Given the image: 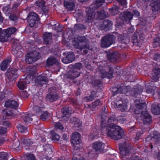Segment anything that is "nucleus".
<instances>
[{"label":"nucleus","mask_w":160,"mask_h":160,"mask_svg":"<svg viewBox=\"0 0 160 160\" xmlns=\"http://www.w3.org/2000/svg\"><path fill=\"white\" fill-rule=\"evenodd\" d=\"M115 37L113 35H108L103 37L102 39L101 44L102 48H106L115 42Z\"/></svg>","instance_id":"7"},{"label":"nucleus","mask_w":160,"mask_h":160,"mask_svg":"<svg viewBox=\"0 0 160 160\" xmlns=\"http://www.w3.org/2000/svg\"><path fill=\"white\" fill-rule=\"evenodd\" d=\"M36 21L32 19H28V22L30 27H32L34 26Z\"/></svg>","instance_id":"59"},{"label":"nucleus","mask_w":160,"mask_h":160,"mask_svg":"<svg viewBox=\"0 0 160 160\" xmlns=\"http://www.w3.org/2000/svg\"><path fill=\"white\" fill-rule=\"evenodd\" d=\"M27 160H35L34 156L32 154H28L26 156ZM21 160H23V158H22Z\"/></svg>","instance_id":"57"},{"label":"nucleus","mask_w":160,"mask_h":160,"mask_svg":"<svg viewBox=\"0 0 160 160\" xmlns=\"http://www.w3.org/2000/svg\"><path fill=\"white\" fill-rule=\"evenodd\" d=\"M67 54L68 55L66 57L62 59V62L66 64L70 62L69 54L68 53H67Z\"/></svg>","instance_id":"49"},{"label":"nucleus","mask_w":160,"mask_h":160,"mask_svg":"<svg viewBox=\"0 0 160 160\" xmlns=\"http://www.w3.org/2000/svg\"><path fill=\"white\" fill-rule=\"evenodd\" d=\"M153 59L155 61L160 62V54L156 53L153 56Z\"/></svg>","instance_id":"62"},{"label":"nucleus","mask_w":160,"mask_h":160,"mask_svg":"<svg viewBox=\"0 0 160 160\" xmlns=\"http://www.w3.org/2000/svg\"><path fill=\"white\" fill-rule=\"evenodd\" d=\"M18 130L22 133L26 132L27 131V128L22 125L18 126Z\"/></svg>","instance_id":"51"},{"label":"nucleus","mask_w":160,"mask_h":160,"mask_svg":"<svg viewBox=\"0 0 160 160\" xmlns=\"http://www.w3.org/2000/svg\"><path fill=\"white\" fill-rule=\"evenodd\" d=\"M58 96L54 94H48L46 97V99L50 102H52L56 100L58 98Z\"/></svg>","instance_id":"37"},{"label":"nucleus","mask_w":160,"mask_h":160,"mask_svg":"<svg viewBox=\"0 0 160 160\" xmlns=\"http://www.w3.org/2000/svg\"><path fill=\"white\" fill-rule=\"evenodd\" d=\"M102 104V102L99 99L96 100L95 101L93 102L92 103V107L93 108H95L97 106Z\"/></svg>","instance_id":"53"},{"label":"nucleus","mask_w":160,"mask_h":160,"mask_svg":"<svg viewBox=\"0 0 160 160\" xmlns=\"http://www.w3.org/2000/svg\"><path fill=\"white\" fill-rule=\"evenodd\" d=\"M51 134L52 135V140H59L60 138L59 135L57 134L54 131H51Z\"/></svg>","instance_id":"44"},{"label":"nucleus","mask_w":160,"mask_h":160,"mask_svg":"<svg viewBox=\"0 0 160 160\" xmlns=\"http://www.w3.org/2000/svg\"><path fill=\"white\" fill-rule=\"evenodd\" d=\"M118 120L115 116L109 118L102 117L100 129L102 132L106 131L107 135L115 140L122 138L124 136V132L121 128L116 125Z\"/></svg>","instance_id":"1"},{"label":"nucleus","mask_w":160,"mask_h":160,"mask_svg":"<svg viewBox=\"0 0 160 160\" xmlns=\"http://www.w3.org/2000/svg\"><path fill=\"white\" fill-rule=\"evenodd\" d=\"M134 15L138 16L139 15V13L136 10L133 11V13L129 11L124 12L120 14V17L123 21H129L132 18Z\"/></svg>","instance_id":"9"},{"label":"nucleus","mask_w":160,"mask_h":160,"mask_svg":"<svg viewBox=\"0 0 160 160\" xmlns=\"http://www.w3.org/2000/svg\"><path fill=\"white\" fill-rule=\"evenodd\" d=\"M44 108L42 102L40 100L38 101L37 105L35 106L33 108V109L37 113H39L41 112L42 109Z\"/></svg>","instance_id":"24"},{"label":"nucleus","mask_w":160,"mask_h":160,"mask_svg":"<svg viewBox=\"0 0 160 160\" xmlns=\"http://www.w3.org/2000/svg\"><path fill=\"white\" fill-rule=\"evenodd\" d=\"M124 7L119 8L117 6H113L111 9V12L112 14L115 15L119 13V9L122 10Z\"/></svg>","instance_id":"34"},{"label":"nucleus","mask_w":160,"mask_h":160,"mask_svg":"<svg viewBox=\"0 0 160 160\" xmlns=\"http://www.w3.org/2000/svg\"><path fill=\"white\" fill-rule=\"evenodd\" d=\"M62 117L65 119V117L67 118H69V110L68 108H64L62 109Z\"/></svg>","instance_id":"40"},{"label":"nucleus","mask_w":160,"mask_h":160,"mask_svg":"<svg viewBox=\"0 0 160 160\" xmlns=\"http://www.w3.org/2000/svg\"><path fill=\"white\" fill-rule=\"evenodd\" d=\"M47 81V78L46 77L40 76L38 77L35 82V84L37 86H41L46 83Z\"/></svg>","instance_id":"23"},{"label":"nucleus","mask_w":160,"mask_h":160,"mask_svg":"<svg viewBox=\"0 0 160 160\" xmlns=\"http://www.w3.org/2000/svg\"><path fill=\"white\" fill-rule=\"evenodd\" d=\"M32 19L35 21H38L39 19L38 15L34 12H31L28 16V19Z\"/></svg>","instance_id":"38"},{"label":"nucleus","mask_w":160,"mask_h":160,"mask_svg":"<svg viewBox=\"0 0 160 160\" xmlns=\"http://www.w3.org/2000/svg\"><path fill=\"white\" fill-rule=\"evenodd\" d=\"M160 75V69L158 68H156L153 70L151 78L153 80H157Z\"/></svg>","instance_id":"25"},{"label":"nucleus","mask_w":160,"mask_h":160,"mask_svg":"<svg viewBox=\"0 0 160 160\" xmlns=\"http://www.w3.org/2000/svg\"><path fill=\"white\" fill-rule=\"evenodd\" d=\"M4 106L6 107L16 109L18 107V104L14 100H8L5 102Z\"/></svg>","instance_id":"16"},{"label":"nucleus","mask_w":160,"mask_h":160,"mask_svg":"<svg viewBox=\"0 0 160 160\" xmlns=\"http://www.w3.org/2000/svg\"><path fill=\"white\" fill-rule=\"evenodd\" d=\"M71 66H72L73 69L78 70H80L82 66V64L80 63H76L74 66L72 65H71Z\"/></svg>","instance_id":"48"},{"label":"nucleus","mask_w":160,"mask_h":160,"mask_svg":"<svg viewBox=\"0 0 160 160\" xmlns=\"http://www.w3.org/2000/svg\"><path fill=\"white\" fill-rule=\"evenodd\" d=\"M159 46H160V39L159 38H158L154 40L153 46L154 48H155Z\"/></svg>","instance_id":"47"},{"label":"nucleus","mask_w":160,"mask_h":160,"mask_svg":"<svg viewBox=\"0 0 160 160\" xmlns=\"http://www.w3.org/2000/svg\"><path fill=\"white\" fill-rule=\"evenodd\" d=\"M17 69L16 68H13L11 70H8L6 74L8 76L9 79L14 80L18 76L17 74Z\"/></svg>","instance_id":"18"},{"label":"nucleus","mask_w":160,"mask_h":160,"mask_svg":"<svg viewBox=\"0 0 160 160\" xmlns=\"http://www.w3.org/2000/svg\"><path fill=\"white\" fill-rule=\"evenodd\" d=\"M132 38L134 42L140 43L142 42L144 39L143 35H139L138 32L134 33V35L132 36Z\"/></svg>","instance_id":"21"},{"label":"nucleus","mask_w":160,"mask_h":160,"mask_svg":"<svg viewBox=\"0 0 160 160\" xmlns=\"http://www.w3.org/2000/svg\"><path fill=\"white\" fill-rule=\"evenodd\" d=\"M139 119L145 124H149L152 122L151 116L147 111L142 112Z\"/></svg>","instance_id":"10"},{"label":"nucleus","mask_w":160,"mask_h":160,"mask_svg":"<svg viewBox=\"0 0 160 160\" xmlns=\"http://www.w3.org/2000/svg\"><path fill=\"white\" fill-rule=\"evenodd\" d=\"M44 4V1H42L41 2L37 1L36 2V5L37 6L40 7L43 6Z\"/></svg>","instance_id":"64"},{"label":"nucleus","mask_w":160,"mask_h":160,"mask_svg":"<svg viewBox=\"0 0 160 160\" xmlns=\"http://www.w3.org/2000/svg\"><path fill=\"white\" fill-rule=\"evenodd\" d=\"M78 42L80 43L84 42L86 44L81 46L80 48L82 50L84 48L89 49V45L88 44L89 41L85 37H79L78 38Z\"/></svg>","instance_id":"20"},{"label":"nucleus","mask_w":160,"mask_h":160,"mask_svg":"<svg viewBox=\"0 0 160 160\" xmlns=\"http://www.w3.org/2000/svg\"><path fill=\"white\" fill-rule=\"evenodd\" d=\"M79 151L78 152H76L74 154L73 152V156L72 158V160H84V159L83 158H80V156L78 154H77V153H78Z\"/></svg>","instance_id":"50"},{"label":"nucleus","mask_w":160,"mask_h":160,"mask_svg":"<svg viewBox=\"0 0 160 160\" xmlns=\"http://www.w3.org/2000/svg\"><path fill=\"white\" fill-rule=\"evenodd\" d=\"M80 75V73L73 69V71L71 73V79H74V78L78 77Z\"/></svg>","instance_id":"45"},{"label":"nucleus","mask_w":160,"mask_h":160,"mask_svg":"<svg viewBox=\"0 0 160 160\" xmlns=\"http://www.w3.org/2000/svg\"><path fill=\"white\" fill-rule=\"evenodd\" d=\"M64 7L68 10H70V2L69 1H65L64 3Z\"/></svg>","instance_id":"61"},{"label":"nucleus","mask_w":160,"mask_h":160,"mask_svg":"<svg viewBox=\"0 0 160 160\" xmlns=\"http://www.w3.org/2000/svg\"><path fill=\"white\" fill-rule=\"evenodd\" d=\"M40 133L41 136H40V138L42 142H44L45 141V139L43 138V135H45V134H46V132H43L42 130H40L38 132Z\"/></svg>","instance_id":"58"},{"label":"nucleus","mask_w":160,"mask_h":160,"mask_svg":"<svg viewBox=\"0 0 160 160\" xmlns=\"http://www.w3.org/2000/svg\"><path fill=\"white\" fill-rule=\"evenodd\" d=\"M112 24V22L109 20L108 19L104 20L101 24L100 28L101 30H108Z\"/></svg>","instance_id":"17"},{"label":"nucleus","mask_w":160,"mask_h":160,"mask_svg":"<svg viewBox=\"0 0 160 160\" xmlns=\"http://www.w3.org/2000/svg\"><path fill=\"white\" fill-rule=\"evenodd\" d=\"M116 105L117 108L121 112H125L127 110L128 108L127 105L125 104L120 103L118 104L116 103Z\"/></svg>","instance_id":"35"},{"label":"nucleus","mask_w":160,"mask_h":160,"mask_svg":"<svg viewBox=\"0 0 160 160\" xmlns=\"http://www.w3.org/2000/svg\"><path fill=\"white\" fill-rule=\"evenodd\" d=\"M154 136L151 138V140L154 141L155 143L157 144L160 142V134L157 132L154 133Z\"/></svg>","instance_id":"36"},{"label":"nucleus","mask_w":160,"mask_h":160,"mask_svg":"<svg viewBox=\"0 0 160 160\" xmlns=\"http://www.w3.org/2000/svg\"><path fill=\"white\" fill-rule=\"evenodd\" d=\"M7 129L3 127H0V134H4L6 133Z\"/></svg>","instance_id":"63"},{"label":"nucleus","mask_w":160,"mask_h":160,"mask_svg":"<svg viewBox=\"0 0 160 160\" xmlns=\"http://www.w3.org/2000/svg\"><path fill=\"white\" fill-rule=\"evenodd\" d=\"M154 84L152 83L151 85H148L146 89L147 92V93H150L153 94L156 89V87L153 86Z\"/></svg>","instance_id":"33"},{"label":"nucleus","mask_w":160,"mask_h":160,"mask_svg":"<svg viewBox=\"0 0 160 160\" xmlns=\"http://www.w3.org/2000/svg\"><path fill=\"white\" fill-rule=\"evenodd\" d=\"M54 129L56 131H61L63 130L64 127L61 123L58 122L55 124Z\"/></svg>","instance_id":"39"},{"label":"nucleus","mask_w":160,"mask_h":160,"mask_svg":"<svg viewBox=\"0 0 160 160\" xmlns=\"http://www.w3.org/2000/svg\"><path fill=\"white\" fill-rule=\"evenodd\" d=\"M151 6L152 11L156 12L160 9V0H154L152 1Z\"/></svg>","instance_id":"22"},{"label":"nucleus","mask_w":160,"mask_h":160,"mask_svg":"<svg viewBox=\"0 0 160 160\" xmlns=\"http://www.w3.org/2000/svg\"><path fill=\"white\" fill-rule=\"evenodd\" d=\"M10 38L8 35H7L6 33L3 32L0 35V41L1 42H4L7 41Z\"/></svg>","instance_id":"41"},{"label":"nucleus","mask_w":160,"mask_h":160,"mask_svg":"<svg viewBox=\"0 0 160 160\" xmlns=\"http://www.w3.org/2000/svg\"><path fill=\"white\" fill-rule=\"evenodd\" d=\"M40 57V54L36 51L28 52L26 56V61L28 63H31L36 62Z\"/></svg>","instance_id":"8"},{"label":"nucleus","mask_w":160,"mask_h":160,"mask_svg":"<svg viewBox=\"0 0 160 160\" xmlns=\"http://www.w3.org/2000/svg\"><path fill=\"white\" fill-rule=\"evenodd\" d=\"M117 119L118 122H119L122 123H123L126 120V119L124 117L121 116L118 117Z\"/></svg>","instance_id":"56"},{"label":"nucleus","mask_w":160,"mask_h":160,"mask_svg":"<svg viewBox=\"0 0 160 160\" xmlns=\"http://www.w3.org/2000/svg\"><path fill=\"white\" fill-rule=\"evenodd\" d=\"M130 89L129 86H124L117 89L115 91L113 92L116 94L118 93H126L129 92V94L133 96L136 97L137 95L140 94L142 91L143 88L140 85H138L136 88H132L129 91L127 90Z\"/></svg>","instance_id":"4"},{"label":"nucleus","mask_w":160,"mask_h":160,"mask_svg":"<svg viewBox=\"0 0 160 160\" xmlns=\"http://www.w3.org/2000/svg\"><path fill=\"white\" fill-rule=\"evenodd\" d=\"M71 123H73V128L74 130H79L82 124V122L78 118L73 117L71 119Z\"/></svg>","instance_id":"19"},{"label":"nucleus","mask_w":160,"mask_h":160,"mask_svg":"<svg viewBox=\"0 0 160 160\" xmlns=\"http://www.w3.org/2000/svg\"><path fill=\"white\" fill-rule=\"evenodd\" d=\"M22 118L24 122L27 124L30 123L32 120V118H31L29 115L27 113L23 114L22 115Z\"/></svg>","instance_id":"29"},{"label":"nucleus","mask_w":160,"mask_h":160,"mask_svg":"<svg viewBox=\"0 0 160 160\" xmlns=\"http://www.w3.org/2000/svg\"><path fill=\"white\" fill-rule=\"evenodd\" d=\"M32 143L29 139L22 138L21 139L20 142L17 141L15 142V144L13 148H14L18 147L20 144H21L22 146L25 147L26 146H29L32 144Z\"/></svg>","instance_id":"11"},{"label":"nucleus","mask_w":160,"mask_h":160,"mask_svg":"<svg viewBox=\"0 0 160 160\" xmlns=\"http://www.w3.org/2000/svg\"><path fill=\"white\" fill-rule=\"evenodd\" d=\"M119 2V4L121 5L122 7L126 8V6L127 4L126 0H116Z\"/></svg>","instance_id":"60"},{"label":"nucleus","mask_w":160,"mask_h":160,"mask_svg":"<svg viewBox=\"0 0 160 160\" xmlns=\"http://www.w3.org/2000/svg\"><path fill=\"white\" fill-rule=\"evenodd\" d=\"M11 62V58H10L3 61L0 64L1 70L3 71L6 70Z\"/></svg>","instance_id":"26"},{"label":"nucleus","mask_w":160,"mask_h":160,"mask_svg":"<svg viewBox=\"0 0 160 160\" xmlns=\"http://www.w3.org/2000/svg\"><path fill=\"white\" fill-rule=\"evenodd\" d=\"M101 82L99 80H96L93 81L92 84L94 87L99 86L101 84Z\"/></svg>","instance_id":"55"},{"label":"nucleus","mask_w":160,"mask_h":160,"mask_svg":"<svg viewBox=\"0 0 160 160\" xmlns=\"http://www.w3.org/2000/svg\"><path fill=\"white\" fill-rule=\"evenodd\" d=\"M105 2V0H96L94 3L87 8L86 21L88 22H91L94 19L100 20L105 18L104 11L103 10H97L101 7Z\"/></svg>","instance_id":"2"},{"label":"nucleus","mask_w":160,"mask_h":160,"mask_svg":"<svg viewBox=\"0 0 160 160\" xmlns=\"http://www.w3.org/2000/svg\"><path fill=\"white\" fill-rule=\"evenodd\" d=\"M105 146V144L102 142H96L93 143L92 147L93 149L96 152H104Z\"/></svg>","instance_id":"12"},{"label":"nucleus","mask_w":160,"mask_h":160,"mask_svg":"<svg viewBox=\"0 0 160 160\" xmlns=\"http://www.w3.org/2000/svg\"><path fill=\"white\" fill-rule=\"evenodd\" d=\"M135 103L137 109H135L134 111V113L136 114H138L140 112V110L146 107V104L144 101L141 100H136Z\"/></svg>","instance_id":"14"},{"label":"nucleus","mask_w":160,"mask_h":160,"mask_svg":"<svg viewBox=\"0 0 160 160\" xmlns=\"http://www.w3.org/2000/svg\"><path fill=\"white\" fill-rule=\"evenodd\" d=\"M81 137V135L77 132H74L72 134L71 138L72 140V143L73 148V153L74 154L76 152H78L80 151V149H81L76 145L80 144L82 143Z\"/></svg>","instance_id":"5"},{"label":"nucleus","mask_w":160,"mask_h":160,"mask_svg":"<svg viewBox=\"0 0 160 160\" xmlns=\"http://www.w3.org/2000/svg\"><path fill=\"white\" fill-rule=\"evenodd\" d=\"M96 93L94 91L92 92L91 94L88 97L84 98V100L86 102L91 101L93 100L96 97Z\"/></svg>","instance_id":"32"},{"label":"nucleus","mask_w":160,"mask_h":160,"mask_svg":"<svg viewBox=\"0 0 160 160\" xmlns=\"http://www.w3.org/2000/svg\"><path fill=\"white\" fill-rule=\"evenodd\" d=\"M120 154L122 156H126L130 153L133 154L134 150L132 146L122 144L119 145Z\"/></svg>","instance_id":"6"},{"label":"nucleus","mask_w":160,"mask_h":160,"mask_svg":"<svg viewBox=\"0 0 160 160\" xmlns=\"http://www.w3.org/2000/svg\"><path fill=\"white\" fill-rule=\"evenodd\" d=\"M15 114L13 112L12 110H9L7 109L2 111V115L0 116V119L2 118L3 120L7 119H8V117L11 116L12 117H14Z\"/></svg>","instance_id":"13"},{"label":"nucleus","mask_w":160,"mask_h":160,"mask_svg":"<svg viewBox=\"0 0 160 160\" xmlns=\"http://www.w3.org/2000/svg\"><path fill=\"white\" fill-rule=\"evenodd\" d=\"M58 61L55 58L53 57H50L47 59L46 65L48 66H50L52 65L54 63L58 64Z\"/></svg>","instance_id":"28"},{"label":"nucleus","mask_w":160,"mask_h":160,"mask_svg":"<svg viewBox=\"0 0 160 160\" xmlns=\"http://www.w3.org/2000/svg\"><path fill=\"white\" fill-rule=\"evenodd\" d=\"M152 111L155 115L160 114V105L157 107L155 108H152Z\"/></svg>","instance_id":"46"},{"label":"nucleus","mask_w":160,"mask_h":160,"mask_svg":"<svg viewBox=\"0 0 160 160\" xmlns=\"http://www.w3.org/2000/svg\"><path fill=\"white\" fill-rule=\"evenodd\" d=\"M118 39L119 41L122 42V43L124 44L125 45H126L127 43L126 40L125 39L123 36L122 35H119L118 36Z\"/></svg>","instance_id":"52"},{"label":"nucleus","mask_w":160,"mask_h":160,"mask_svg":"<svg viewBox=\"0 0 160 160\" xmlns=\"http://www.w3.org/2000/svg\"><path fill=\"white\" fill-rule=\"evenodd\" d=\"M16 30L15 28L12 27L4 30L3 32L6 33L7 35H8L10 38L12 34H14L16 32Z\"/></svg>","instance_id":"30"},{"label":"nucleus","mask_w":160,"mask_h":160,"mask_svg":"<svg viewBox=\"0 0 160 160\" xmlns=\"http://www.w3.org/2000/svg\"><path fill=\"white\" fill-rule=\"evenodd\" d=\"M2 10L3 12L7 16H8L11 12V9L9 5L4 6Z\"/></svg>","instance_id":"43"},{"label":"nucleus","mask_w":160,"mask_h":160,"mask_svg":"<svg viewBox=\"0 0 160 160\" xmlns=\"http://www.w3.org/2000/svg\"><path fill=\"white\" fill-rule=\"evenodd\" d=\"M52 39V34L50 33L45 32L43 35V39L46 44H49Z\"/></svg>","instance_id":"31"},{"label":"nucleus","mask_w":160,"mask_h":160,"mask_svg":"<svg viewBox=\"0 0 160 160\" xmlns=\"http://www.w3.org/2000/svg\"><path fill=\"white\" fill-rule=\"evenodd\" d=\"M10 155L6 152H0V160H8Z\"/></svg>","instance_id":"42"},{"label":"nucleus","mask_w":160,"mask_h":160,"mask_svg":"<svg viewBox=\"0 0 160 160\" xmlns=\"http://www.w3.org/2000/svg\"><path fill=\"white\" fill-rule=\"evenodd\" d=\"M48 113L47 112H44L40 116V118L43 121L45 120L48 117Z\"/></svg>","instance_id":"54"},{"label":"nucleus","mask_w":160,"mask_h":160,"mask_svg":"<svg viewBox=\"0 0 160 160\" xmlns=\"http://www.w3.org/2000/svg\"><path fill=\"white\" fill-rule=\"evenodd\" d=\"M105 63H101L100 66L98 68V71L102 79L107 78H111L112 77L113 69V68L107 65L106 62Z\"/></svg>","instance_id":"3"},{"label":"nucleus","mask_w":160,"mask_h":160,"mask_svg":"<svg viewBox=\"0 0 160 160\" xmlns=\"http://www.w3.org/2000/svg\"><path fill=\"white\" fill-rule=\"evenodd\" d=\"M118 52H112L107 54V57L111 62L116 61L118 59V57L117 55Z\"/></svg>","instance_id":"27"},{"label":"nucleus","mask_w":160,"mask_h":160,"mask_svg":"<svg viewBox=\"0 0 160 160\" xmlns=\"http://www.w3.org/2000/svg\"><path fill=\"white\" fill-rule=\"evenodd\" d=\"M29 83V80L26 77L25 78L20 79L18 82L17 86L20 89L23 90L26 88V84Z\"/></svg>","instance_id":"15"}]
</instances>
